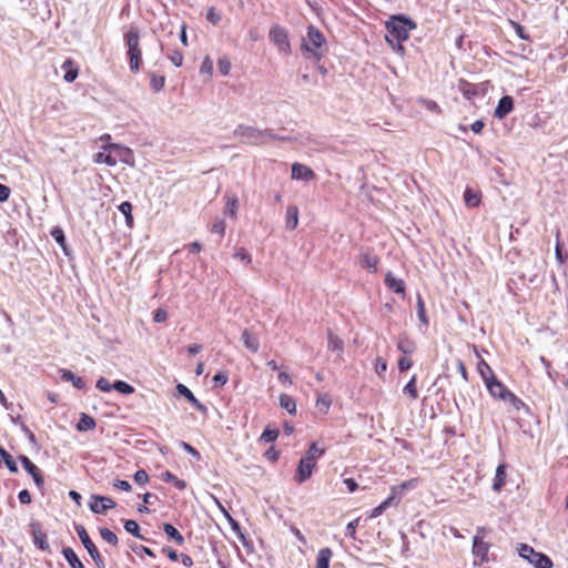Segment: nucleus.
<instances>
[{"label": "nucleus", "instance_id": "obj_1", "mask_svg": "<svg viewBox=\"0 0 568 568\" xmlns=\"http://www.w3.org/2000/svg\"><path fill=\"white\" fill-rule=\"evenodd\" d=\"M234 138L242 140V142L251 145H264L270 141L285 140L277 136L272 130H261L255 126L240 124L233 131Z\"/></svg>", "mask_w": 568, "mask_h": 568}, {"label": "nucleus", "instance_id": "obj_2", "mask_svg": "<svg viewBox=\"0 0 568 568\" xmlns=\"http://www.w3.org/2000/svg\"><path fill=\"white\" fill-rule=\"evenodd\" d=\"M386 41L407 40L409 32L416 29V23L404 14L389 17L385 22Z\"/></svg>", "mask_w": 568, "mask_h": 568}, {"label": "nucleus", "instance_id": "obj_3", "mask_svg": "<svg viewBox=\"0 0 568 568\" xmlns=\"http://www.w3.org/2000/svg\"><path fill=\"white\" fill-rule=\"evenodd\" d=\"M324 44L325 38L323 33L314 26H310L307 34L302 41V49L307 54V58L315 59L316 61L321 60Z\"/></svg>", "mask_w": 568, "mask_h": 568}, {"label": "nucleus", "instance_id": "obj_4", "mask_svg": "<svg viewBox=\"0 0 568 568\" xmlns=\"http://www.w3.org/2000/svg\"><path fill=\"white\" fill-rule=\"evenodd\" d=\"M124 41L128 47V58L130 70L136 73L141 63V49H140V31L138 28L131 27L124 33Z\"/></svg>", "mask_w": 568, "mask_h": 568}, {"label": "nucleus", "instance_id": "obj_5", "mask_svg": "<svg viewBox=\"0 0 568 568\" xmlns=\"http://www.w3.org/2000/svg\"><path fill=\"white\" fill-rule=\"evenodd\" d=\"M486 387L491 397L503 400L513 408L519 410L524 406V403L497 378L488 383Z\"/></svg>", "mask_w": 568, "mask_h": 568}, {"label": "nucleus", "instance_id": "obj_6", "mask_svg": "<svg viewBox=\"0 0 568 568\" xmlns=\"http://www.w3.org/2000/svg\"><path fill=\"white\" fill-rule=\"evenodd\" d=\"M518 554L535 568H552V560L545 554L536 551L527 544H519Z\"/></svg>", "mask_w": 568, "mask_h": 568}, {"label": "nucleus", "instance_id": "obj_7", "mask_svg": "<svg viewBox=\"0 0 568 568\" xmlns=\"http://www.w3.org/2000/svg\"><path fill=\"white\" fill-rule=\"evenodd\" d=\"M75 531L83 544L84 548L91 556L92 560L94 561L95 566L98 568H105L104 561L95 547V545L92 542V540L89 537V534L87 532L85 528L82 525H75Z\"/></svg>", "mask_w": 568, "mask_h": 568}, {"label": "nucleus", "instance_id": "obj_8", "mask_svg": "<svg viewBox=\"0 0 568 568\" xmlns=\"http://www.w3.org/2000/svg\"><path fill=\"white\" fill-rule=\"evenodd\" d=\"M105 150L112 152L113 156L116 158V162L120 161L129 166L135 165L134 154L130 148L118 143H109L105 144Z\"/></svg>", "mask_w": 568, "mask_h": 568}, {"label": "nucleus", "instance_id": "obj_9", "mask_svg": "<svg viewBox=\"0 0 568 568\" xmlns=\"http://www.w3.org/2000/svg\"><path fill=\"white\" fill-rule=\"evenodd\" d=\"M270 40L277 47L282 53H288L291 50L287 33L284 28L280 26H273L268 33Z\"/></svg>", "mask_w": 568, "mask_h": 568}, {"label": "nucleus", "instance_id": "obj_10", "mask_svg": "<svg viewBox=\"0 0 568 568\" xmlns=\"http://www.w3.org/2000/svg\"><path fill=\"white\" fill-rule=\"evenodd\" d=\"M115 505L112 498L100 495H92L89 503V507L94 514H105L106 510L114 508Z\"/></svg>", "mask_w": 568, "mask_h": 568}, {"label": "nucleus", "instance_id": "obj_11", "mask_svg": "<svg viewBox=\"0 0 568 568\" xmlns=\"http://www.w3.org/2000/svg\"><path fill=\"white\" fill-rule=\"evenodd\" d=\"M490 544L485 541L483 537L476 535L473 538V555L480 560V562H487L489 560L488 552Z\"/></svg>", "mask_w": 568, "mask_h": 568}, {"label": "nucleus", "instance_id": "obj_12", "mask_svg": "<svg viewBox=\"0 0 568 568\" xmlns=\"http://www.w3.org/2000/svg\"><path fill=\"white\" fill-rule=\"evenodd\" d=\"M291 178L293 180L308 182L315 179V173L310 166L296 162L292 164Z\"/></svg>", "mask_w": 568, "mask_h": 568}, {"label": "nucleus", "instance_id": "obj_13", "mask_svg": "<svg viewBox=\"0 0 568 568\" xmlns=\"http://www.w3.org/2000/svg\"><path fill=\"white\" fill-rule=\"evenodd\" d=\"M30 527L34 545L43 551H49L50 545L47 539V534L42 531L40 524L38 521H32Z\"/></svg>", "mask_w": 568, "mask_h": 568}, {"label": "nucleus", "instance_id": "obj_14", "mask_svg": "<svg viewBox=\"0 0 568 568\" xmlns=\"http://www.w3.org/2000/svg\"><path fill=\"white\" fill-rule=\"evenodd\" d=\"M513 110H514V99L510 95H505L499 100V102L494 111V115L498 120H503Z\"/></svg>", "mask_w": 568, "mask_h": 568}, {"label": "nucleus", "instance_id": "obj_15", "mask_svg": "<svg viewBox=\"0 0 568 568\" xmlns=\"http://www.w3.org/2000/svg\"><path fill=\"white\" fill-rule=\"evenodd\" d=\"M315 468L314 464L308 463V460H304L301 458L296 474H295V480L300 484L306 481L313 473V469Z\"/></svg>", "mask_w": 568, "mask_h": 568}, {"label": "nucleus", "instance_id": "obj_16", "mask_svg": "<svg viewBox=\"0 0 568 568\" xmlns=\"http://www.w3.org/2000/svg\"><path fill=\"white\" fill-rule=\"evenodd\" d=\"M93 162L97 164H105L108 166L116 165V158L113 156L112 152L105 150V144L101 146V151L93 155Z\"/></svg>", "mask_w": 568, "mask_h": 568}, {"label": "nucleus", "instance_id": "obj_17", "mask_svg": "<svg viewBox=\"0 0 568 568\" xmlns=\"http://www.w3.org/2000/svg\"><path fill=\"white\" fill-rule=\"evenodd\" d=\"M385 285L397 294L405 293V283L402 278L394 276L392 272H387L385 275Z\"/></svg>", "mask_w": 568, "mask_h": 568}, {"label": "nucleus", "instance_id": "obj_18", "mask_svg": "<svg viewBox=\"0 0 568 568\" xmlns=\"http://www.w3.org/2000/svg\"><path fill=\"white\" fill-rule=\"evenodd\" d=\"M244 346L252 353H257L260 349V341L256 335L248 329H244L241 335Z\"/></svg>", "mask_w": 568, "mask_h": 568}, {"label": "nucleus", "instance_id": "obj_19", "mask_svg": "<svg viewBox=\"0 0 568 568\" xmlns=\"http://www.w3.org/2000/svg\"><path fill=\"white\" fill-rule=\"evenodd\" d=\"M60 377H61V379H62V381H64V382H70V383H72V385H73L75 388H78V389H83V388L85 387V383H84V381H83L81 377H79V376L74 375V374H73L71 371H69V369H64V368L60 369Z\"/></svg>", "mask_w": 568, "mask_h": 568}, {"label": "nucleus", "instance_id": "obj_20", "mask_svg": "<svg viewBox=\"0 0 568 568\" xmlns=\"http://www.w3.org/2000/svg\"><path fill=\"white\" fill-rule=\"evenodd\" d=\"M327 347L331 352L336 353L337 356L341 357L344 351V343L338 336L334 335L329 331L327 334Z\"/></svg>", "mask_w": 568, "mask_h": 568}, {"label": "nucleus", "instance_id": "obj_21", "mask_svg": "<svg viewBox=\"0 0 568 568\" xmlns=\"http://www.w3.org/2000/svg\"><path fill=\"white\" fill-rule=\"evenodd\" d=\"M62 70L65 71L64 73V80L69 83L73 82L79 73L78 67L74 64V62L71 59H67L62 65Z\"/></svg>", "mask_w": 568, "mask_h": 568}, {"label": "nucleus", "instance_id": "obj_22", "mask_svg": "<svg viewBox=\"0 0 568 568\" xmlns=\"http://www.w3.org/2000/svg\"><path fill=\"white\" fill-rule=\"evenodd\" d=\"M298 224V209L296 205H290L286 210L285 226L287 230H295Z\"/></svg>", "mask_w": 568, "mask_h": 568}, {"label": "nucleus", "instance_id": "obj_23", "mask_svg": "<svg viewBox=\"0 0 568 568\" xmlns=\"http://www.w3.org/2000/svg\"><path fill=\"white\" fill-rule=\"evenodd\" d=\"M506 465L504 464H500L497 466L496 468V474H495V477H494V480H493V490L494 491H500V489L503 488L504 484H505V480H506Z\"/></svg>", "mask_w": 568, "mask_h": 568}, {"label": "nucleus", "instance_id": "obj_24", "mask_svg": "<svg viewBox=\"0 0 568 568\" xmlns=\"http://www.w3.org/2000/svg\"><path fill=\"white\" fill-rule=\"evenodd\" d=\"M176 389L181 395H183L187 400H190L196 409L201 412H204L206 409L205 406L196 399L193 393L185 385L179 384L176 386Z\"/></svg>", "mask_w": 568, "mask_h": 568}, {"label": "nucleus", "instance_id": "obj_25", "mask_svg": "<svg viewBox=\"0 0 568 568\" xmlns=\"http://www.w3.org/2000/svg\"><path fill=\"white\" fill-rule=\"evenodd\" d=\"M477 371H478L480 377L483 378L485 385H487L488 383H490L491 381H494L496 378L493 369L484 359L479 361V363L477 365Z\"/></svg>", "mask_w": 568, "mask_h": 568}, {"label": "nucleus", "instance_id": "obj_26", "mask_svg": "<svg viewBox=\"0 0 568 568\" xmlns=\"http://www.w3.org/2000/svg\"><path fill=\"white\" fill-rule=\"evenodd\" d=\"M325 453L324 448H318L316 443H312L308 450L305 453V456L302 457L304 460H308V463L314 464L316 466V460L322 457Z\"/></svg>", "mask_w": 568, "mask_h": 568}, {"label": "nucleus", "instance_id": "obj_27", "mask_svg": "<svg viewBox=\"0 0 568 568\" xmlns=\"http://www.w3.org/2000/svg\"><path fill=\"white\" fill-rule=\"evenodd\" d=\"M378 264V257L368 252L362 253L361 255V266L367 268L372 272H376Z\"/></svg>", "mask_w": 568, "mask_h": 568}, {"label": "nucleus", "instance_id": "obj_28", "mask_svg": "<svg viewBox=\"0 0 568 568\" xmlns=\"http://www.w3.org/2000/svg\"><path fill=\"white\" fill-rule=\"evenodd\" d=\"M62 555L71 568H84L83 564L78 558L77 554L74 552V550L72 548H70V547L63 548Z\"/></svg>", "mask_w": 568, "mask_h": 568}, {"label": "nucleus", "instance_id": "obj_29", "mask_svg": "<svg viewBox=\"0 0 568 568\" xmlns=\"http://www.w3.org/2000/svg\"><path fill=\"white\" fill-rule=\"evenodd\" d=\"M278 399H280V406L283 409H285L291 415L296 414V402L292 396H290L287 394H281Z\"/></svg>", "mask_w": 568, "mask_h": 568}, {"label": "nucleus", "instance_id": "obj_30", "mask_svg": "<svg viewBox=\"0 0 568 568\" xmlns=\"http://www.w3.org/2000/svg\"><path fill=\"white\" fill-rule=\"evenodd\" d=\"M332 558V550L329 548H322L317 552L316 568H329Z\"/></svg>", "mask_w": 568, "mask_h": 568}, {"label": "nucleus", "instance_id": "obj_31", "mask_svg": "<svg viewBox=\"0 0 568 568\" xmlns=\"http://www.w3.org/2000/svg\"><path fill=\"white\" fill-rule=\"evenodd\" d=\"M95 420L88 414H82L79 422L77 423V429L79 432L92 430L95 428Z\"/></svg>", "mask_w": 568, "mask_h": 568}, {"label": "nucleus", "instance_id": "obj_32", "mask_svg": "<svg viewBox=\"0 0 568 568\" xmlns=\"http://www.w3.org/2000/svg\"><path fill=\"white\" fill-rule=\"evenodd\" d=\"M163 530L168 535V537L174 540L179 546H182L184 544V537L173 525L164 524Z\"/></svg>", "mask_w": 568, "mask_h": 568}, {"label": "nucleus", "instance_id": "obj_33", "mask_svg": "<svg viewBox=\"0 0 568 568\" xmlns=\"http://www.w3.org/2000/svg\"><path fill=\"white\" fill-rule=\"evenodd\" d=\"M397 348L404 355L412 354L415 349V344L412 339H409L407 336L403 335L399 337L397 343Z\"/></svg>", "mask_w": 568, "mask_h": 568}, {"label": "nucleus", "instance_id": "obj_34", "mask_svg": "<svg viewBox=\"0 0 568 568\" xmlns=\"http://www.w3.org/2000/svg\"><path fill=\"white\" fill-rule=\"evenodd\" d=\"M464 201L469 207H477L480 204V196L470 187H467L464 193Z\"/></svg>", "mask_w": 568, "mask_h": 568}, {"label": "nucleus", "instance_id": "obj_35", "mask_svg": "<svg viewBox=\"0 0 568 568\" xmlns=\"http://www.w3.org/2000/svg\"><path fill=\"white\" fill-rule=\"evenodd\" d=\"M239 209V200L234 196H229L226 200L225 211L224 213L230 215L232 219H236Z\"/></svg>", "mask_w": 568, "mask_h": 568}, {"label": "nucleus", "instance_id": "obj_36", "mask_svg": "<svg viewBox=\"0 0 568 568\" xmlns=\"http://www.w3.org/2000/svg\"><path fill=\"white\" fill-rule=\"evenodd\" d=\"M50 234L54 239V241L62 247V250L67 252V241L63 230L59 226H55L51 230Z\"/></svg>", "mask_w": 568, "mask_h": 568}, {"label": "nucleus", "instance_id": "obj_37", "mask_svg": "<svg viewBox=\"0 0 568 568\" xmlns=\"http://www.w3.org/2000/svg\"><path fill=\"white\" fill-rule=\"evenodd\" d=\"M112 387L114 390L123 395H130L134 392V387L123 381H116L115 383L112 384Z\"/></svg>", "mask_w": 568, "mask_h": 568}, {"label": "nucleus", "instance_id": "obj_38", "mask_svg": "<svg viewBox=\"0 0 568 568\" xmlns=\"http://www.w3.org/2000/svg\"><path fill=\"white\" fill-rule=\"evenodd\" d=\"M19 460L21 462L23 468L26 469V471L28 474H30L31 476L33 475H37V471H39L40 469L30 460L29 457L24 456V455H20L19 456Z\"/></svg>", "mask_w": 568, "mask_h": 568}, {"label": "nucleus", "instance_id": "obj_39", "mask_svg": "<svg viewBox=\"0 0 568 568\" xmlns=\"http://www.w3.org/2000/svg\"><path fill=\"white\" fill-rule=\"evenodd\" d=\"M124 529L139 539H144L143 536L140 535V527L135 520L129 519L124 523Z\"/></svg>", "mask_w": 568, "mask_h": 568}, {"label": "nucleus", "instance_id": "obj_40", "mask_svg": "<svg viewBox=\"0 0 568 568\" xmlns=\"http://www.w3.org/2000/svg\"><path fill=\"white\" fill-rule=\"evenodd\" d=\"M164 480L166 483H170L172 484L173 486H175L178 489L180 490H183L185 487H186V484L184 480L178 478L175 475H173L172 473L170 471H166L164 474Z\"/></svg>", "mask_w": 568, "mask_h": 568}, {"label": "nucleus", "instance_id": "obj_41", "mask_svg": "<svg viewBox=\"0 0 568 568\" xmlns=\"http://www.w3.org/2000/svg\"><path fill=\"white\" fill-rule=\"evenodd\" d=\"M332 400L327 395H320L316 399V407L323 412L327 413L331 407Z\"/></svg>", "mask_w": 568, "mask_h": 568}, {"label": "nucleus", "instance_id": "obj_42", "mask_svg": "<svg viewBox=\"0 0 568 568\" xmlns=\"http://www.w3.org/2000/svg\"><path fill=\"white\" fill-rule=\"evenodd\" d=\"M0 455L2 456L8 469L11 471V473H17L18 471V467H17V464L16 462L12 459L11 455L6 452L3 448L0 447Z\"/></svg>", "mask_w": 568, "mask_h": 568}, {"label": "nucleus", "instance_id": "obj_43", "mask_svg": "<svg viewBox=\"0 0 568 568\" xmlns=\"http://www.w3.org/2000/svg\"><path fill=\"white\" fill-rule=\"evenodd\" d=\"M277 437H278V429H276V428L272 429L270 427H266L261 435V440H264L265 443H272V442H275Z\"/></svg>", "mask_w": 568, "mask_h": 568}, {"label": "nucleus", "instance_id": "obj_44", "mask_svg": "<svg viewBox=\"0 0 568 568\" xmlns=\"http://www.w3.org/2000/svg\"><path fill=\"white\" fill-rule=\"evenodd\" d=\"M404 393L408 394L413 399L418 397V392L416 387V375H414L410 381L405 385Z\"/></svg>", "mask_w": 568, "mask_h": 568}, {"label": "nucleus", "instance_id": "obj_45", "mask_svg": "<svg viewBox=\"0 0 568 568\" xmlns=\"http://www.w3.org/2000/svg\"><path fill=\"white\" fill-rule=\"evenodd\" d=\"M417 315H418L419 321L424 325L428 324V320H427L426 311H425V304H424V301L420 295L417 296Z\"/></svg>", "mask_w": 568, "mask_h": 568}, {"label": "nucleus", "instance_id": "obj_46", "mask_svg": "<svg viewBox=\"0 0 568 568\" xmlns=\"http://www.w3.org/2000/svg\"><path fill=\"white\" fill-rule=\"evenodd\" d=\"M101 537L109 544L116 546L118 545V537L114 532H112L108 528H101L100 529Z\"/></svg>", "mask_w": 568, "mask_h": 568}, {"label": "nucleus", "instance_id": "obj_47", "mask_svg": "<svg viewBox=\"0 0 568 568\" xmlns=\"http://www.w3.org/2000/svg\"><path fill=\"white\" fill-rule=\"evenodd\" d=\"M219 71L222 75H227L231 70V61L226 57H222L217 62Z\"/></svg>", "mask_w": 568, "mask_h": 568}, {"label": "nucleus", "instance_id": "obj_48", "mask_svg": "<svg viewBox=\"0 0 568 568\" xmlns=\"http://www.w3.org/2000/svg\"><path fill=\"white\" fill-rule=\"evenodd\" d=\"M168 58L175 67H181L183 62V54L179 50H173L168 54Z\"/></svg>", "mask_w": 568, "mask_h": 568}, {"label": "nucleus", "instance_id": "obj_49", "mask_svg": "<svg viewBox=\"0 0 568 568\" xmlns=\"http://www.w3.org/2000/svg\"><path fill=\"white\" fill-rule=\"evenodd\" d=\"M374 368L378 376H383L387 369L386 361L382 357H377L374 362Z\"/></svg>", "mask_w": 568, "mask_h": 568}, {"label": "nucleus", "instance_id": "obj_50", "mask_svg": "<svg viewBox=\"0 0 568 568\" xmlns=\"http://www.w3.org/2000/svg\"><path fill=\"white\" fill-rule=\"evenodd\" d=\"M164 83H165V79H164V77H162V75H161V77L153 75V77L151 78V83H150V85H151V88H152V90H153V91L159 92L160 90H162V89H163Z\"/></svg>", "mask_w": 568, "mask_h": 568}, {"label": "nucleus", "instance_id": "obj_51", "mask_svg": "<svg viewBox=\"0 0 568 568\" xmlns=\"http://www.w3.org/2000/svg\"><path fill=\"white\" fill-rule=\"evenodd\" d=\"M119 211L125 216L128 223L132 221V205L130 202H122L119 205Z\"/></svg>", "mask_w": 568, "mask_h": 568}, {"label": "nucleus", "instance_id": "obj_52", "mask_svg": "<svg viewBox=\"0 0 568 568\" xmlns=\"http://www.w3.org/2000/svg\"><path fill=\"white\" fill-rule=\"evenodd\" d=\"M206 20L216 26L221 21V14L213 7H211L206 11Z\"/></svg>", "mask_w": 568, "mask_h": 568}, {"label": "nucleus", "instance_id": "obj_53", "mask_svg": "<svg viewBox=\"0 0 568 568\" xmlns=\"http://www.w3.org/2000/svg\"><path fill=\"white\" fill-rule=\"evenodd\" d=\"M133 478H134V481L140 486L148 484L149 479H150L148 473L144 469L138 470L134 474Z\"/></svg>", "mask_w": 568, "mask_h": 568}, {"label": "nucleus", "instance_id": "obj_54", "mask_svg": "<svg viewBox=\"0 0 568 568\" xmlns=\"http://www.w3.org/2000/svg\"><path fill=\"white\" fill-rule=\"evenodd\" d=\"M234 258L246 264H250L252 261L250 253L243 247L236 250V252L234 253Z\"/></svg>", "mask_w": 568, "mask_h": 568}, {"label": "nucleus", "instance_id": "obj_55", "mask_svg": "<svg viewBox=\"0 0 568 568\" xmlns=\"http://www.w3.org/2000/svg\"><path fill=\"white\" fill-rule=\"evenodd\" d=\"M200 72L204 73V74H207V75H212V73H213V62L210 59V57H205L203 59L201 68H200Z\"/></svg>", "mask_w": 568, "mask_h": 568}, {"label": "nucleus", "instance_id": "obj_56", "mask_svg": "<svg viewBox=\"0 0 568 568\" xmlns=\"http://www.w3.org/2000/svg\"><path fill=\"white\" fill-rule=\"evenodd\" d=\"M405 40H394V41H387V43L390 45L394 52H396L399 55L405 54V48L403 45V42Z\"/></svg>", "mask_w": 568, "mask_h": 568}, {"label": "nucleus", "instance_id": "obj_57", "mask_svg": "<svg viewBox=\"0 0 568 568\" xmlns=\"http://www.w3.org/2000/svg\"><path fill=\"white\" fill-rule=\"evenodd\" d=\"M95 386L101 392H110L113 389L112 384L104 377L99 378Z\"/></svg>", "mask_w": 568, "mask_h": 568}, {"label": "nucleus", "instance_id": "obj_58", "mask_svg": "<svg viewBox=\"0 0 568 568\" xmlns=\"http://www.w3.org/2000/svg\"><path fill=\"white\" fill-rule=\"evenodd\" d=\"M211 232L223 236L225 232V222L223 220H216L211 227Z\"/></svg>", "mask_w": 568, "mask_h": 568}, {"label": "nucleus", "instance_id": "obj_59", "mask_svg": "<svg viewBox=\"0 0 568 568\" xmlns=\"http://www.w3.org/2000/svg\"><path fill=\"white\" fill-rule=\"evenodd\" d=\"M229 376L224 372H219L213 376V383L219 386H223L227 383Z\"/></svg>", "mask_w": 568, "mask_h": 568}, {"label": "nucleus", "instance_id": "obj_60", "mask_svg": "<svg viewBox=\"0 0 568 568\" xmlns=\"http://www.w3.org/2000/svg\"><path fill=\"white\" fill-rule=\"evenodd\" d=\"M359 519L356 518L352 521H349L346 526V535L351 538H355L356 528L358 526Z\"/></svg>", "mask_w": 568, "mask_h": 568}, {"label": "nucleus", "instance_id": "obj_61", "mask_svg": "<svg viewBox=\"0 0 568 568\" xmlns=\"http://www.w3.org/2000/svg\"><path fill=\"white\" fill-rule=\"evenodd\" d=\"M513 24H514V29H515L516 34L520 39L526 40V41L530 40L529 34L526 33V31H525L523 26H520L519 23H516V22H513Z\"/></svg>", "mask_w": 568, "mask_h": 568}, {"label": "nucleus", "instance_id": "obj_62", "mask_svg": "<svg viewBox=\"0 0 568 568\" xmlns=\"http://www.w3.org/2000/svg\"><path fill=\"white\" fill-rule=\"evenodd\" d=\"M412 365H413L412 361L406 356H403L398 359V369L400 372H405V371L409 369L412 367Z\"/></svg>", "mask_w": 568, "mask_h": 568}, {"label": "nucleus", "instance_id": "obj_63", "mask_svg": "<svg viewBox=\"0 0 568 568\" xmlns=\"http://www.w3.org/2000/svg\"><path fill=\"white\" fill-rule=\"evenodd\" d=\"M181 447L187 452L189 454H191L193 457H195L197 460L201 458L200 456V453L194 448L192 447L190 444L185 443V442H182L181 443Z\"/></svg>", "mask_w": 568, "mask_h": 568}, {"label": "nucleus", "instance_id": "obj_64", "mask_svg": "<svg viewBox=\"0 0 568 568\" xmlns=\"http://www.w3.org/2000/svg\"><path fill=\"white\" fill-rule=\"evenodd\" d=\"M168 318V313L166 311L162 310V308H159L154 315H153V320L154 322L156 323H162V322H165Z\"/></svg>", "mask_w": 568, "mask_h": 568}]
</instances>
